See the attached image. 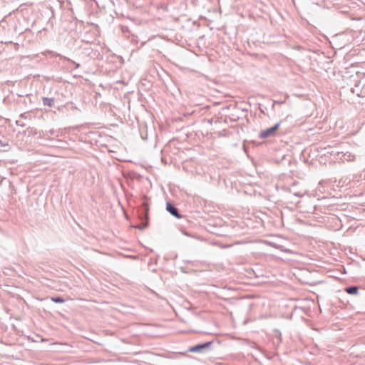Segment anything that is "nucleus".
<instances>
[{"mask_svg":"<svg viewBox=\"0 0 365 365\" xmlns=\"http://www.w3.org/2000/svg\"><path fill=\"white\" fill-rule=\"evenodd\" d=\"M279 127V124L277 123L274 126H273L272 128L262 130L259 134V138L262 139H264V138H269L270 136L274 135L275 133L278 130Z\"/></svg>","mask_w":365,"mask_h":365,"instance_id":"1","label":"nucleus"},{"mask_svg":"<svg viewBox=\"0 0 365 365\" xmlns=\"http://www.w3.org/2000/svg\"><path fill=\"white\" fill-rule=\"evenodd\" d=\"M210 343H205L204 344H202V345H197V346H193V347H191L190 349V352H197V351H200L201 350H202L203 349L207 347L209 345H210Z\"/></svg>","mask_w":365,"mask_h":365,"instance_id":"2","label":"nucleus"},{"mask_svg":"<svg viewBox=\"0 0 365 365\" xmlns=\"http://www.w3.org/2000/svg\"><path fill=\"white\" fill-rule=\"evenodd\" d=\"M167 210L173 215L178 218L180 217V215L178 214V210L170 203L167 204Z\"/></svg>","mask_w":365,"mask_h":365,"instance_id":"3","label":"nucleus"},{"mask_svg":"<svg viewBox=\"0 0 365 365\" xmlns=\"http://www.w3.org/2000/svg\"><path fill=\"white\" fill-rule=\"evenodd\" d=\"M345 290L350 294H356L358 293V288L356 287H347Z\"/></svg>","mask_w":365,"mask_h":365,"instance_id":"4","label":"nucleus"},{"mask_svg":"<svg viewBox=\"0 0 365 365\" xmlns=\"http://www.w3.org/2000/svg\"><path fill=\"white\" fill-rule=\"evenodd\" d=\"M43 101L45 106L51 107L53 105V100L52 98H43Z\"/></svg>","mask_w":365,"mask_h":365,"instance_id":"5","label":"nucleus"},{"mask_svg":"<svg viewBox=\"0 0 365 365\" xmlns=\"http://www.w3.org/2000/svg\"><path fill=\"white\" fill-rule=\"evenodd\" d=\"M51 300L56 303H63L64 299L61 297H52Z\"/></svg>","mask_w":365,"mask_h":365,"instance_id":"6","label":"nucleus"},{"mask_svg":"<svg viewBox=\"0 0 365 365\" xmlns=\"http://www.w3.org/2000/svg\"><path fill=\"white\" fill-rule=\"evenodd\" d=\"M8 146H9L8 144L4 143L3 142H1L0 140V147H8Z\"/></svg>","mask_w":365,"mask_h":365,"instance_id":"7","label":"nucleus"}]
</instances>
